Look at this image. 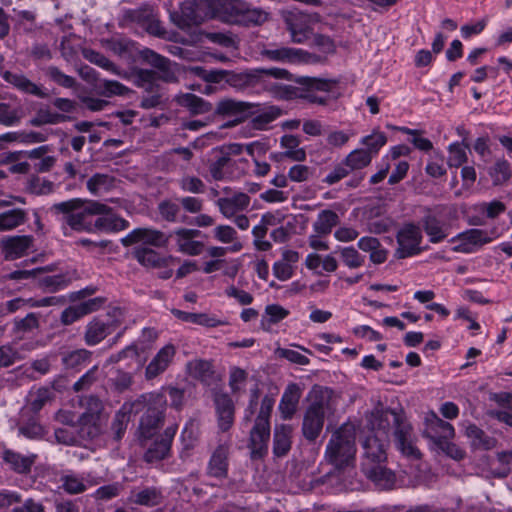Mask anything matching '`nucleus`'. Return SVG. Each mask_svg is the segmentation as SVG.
Masks as SVG:
<instances>
[{"label": "nucleus", "instance_id": "bb28decb", "mask_svg": "<svg viewBox=\"0 0 512 512\" xmlns=\"http://www.w3.org/2000/svg\"><path fill=\"white\" fill-rule=\"evenodd\" d=\"M250 197L244 192H237L231 197H221L216 201L220 213L227 219H231L248 209Z\"/></svg>", "mask_w": 512, "mask_h": 512}, {"label": "nucleus", "instance_id": "f704fd0d", "mask_svg": "<svg viewBox=\"0 0 512 512\" xmlns=\"http://www.w3.org/2000/svg\"><path fill=\"white\" fill-rule=\"evenodd\" d=\"M374 485L381 490H390L396 483L395 473L388 469L385 464H378L372 467L371 473H364Z\"/></svg>", "mask_w": 512, "mask_h": 512}, {"label": "nucleus", "instance_id": "f8f14e48", "mask_svg": "<svg viewBox=\"0 0 512 512\" xmlns=\"http://www.w3.org/2000/svg\"><path fill=\"white\" fill-rule=\"evenodd\" d=\"M491 241L492 237H490L489 232L475 228L461 232L450 240L451 243H455L452 251L466 254L476 252Z\"/></svg>", "mask_w": 512, "mask_h": 512}, {"label": "nucleus", "instance_id": "864d4df0", "mask_svg": "<svg viewBox=\"0 0 512 512\" xmlns=\"http://www.w3.org/2000/svg\"><path fill=\"white\" fill-rule=\"evenodd\" d=\"M281 146L285 149L284 157L290 158L294 161H304L306 159V152L303 148L299 147V139L293 135H284L281 138Z\"/></svg>", "mask_w": 512, "mask_h": 512}, {"label": "nucleus", "instance_id": "393cba45", "mask_svg": "<svg viewBox=\"0 0 512 512\" xmlns=\"http://www.w3.org/2000/svg\"><path fill=\"white\" fill-rule=\"evenodd\" d=\"M2 77L7 83L24 94L32 95L38 98L48 97V93L42 85L33 82L23 73L5 71L2 74Z\"/></svg>", "mask_w": 512, "mask_h": 512}, {"label": "nucleus", "instance_id": "7ed1b4c3", "mask_svg": "<svg viewBox=\"0 0 512 512\" xmlns=\"http://www.w3.org/2000/svg\"><path fill=\"white\" fill-rule=\"evenodd\" d=\"M356 430L354 425L345 423L337 429L329 440L325 457L337 470L353 468L356 455Z\"/></svg>", "mask_w": 512, "mask_h": 512}, {"label": "nucleus", "instance_id": "4d7b16f0", "mask_svg": "<svg viewBox=\"0 0 512 512\" xmlns=\"http://www.w3.org/2000/svg\"><path fill=\"white\" fill-rule=\"evenodd\" d=\"M91 352L86 349H77L62 355V364L66 369H80L90 361Z\"/></svg>", "mask_w": 512, "mask_h": 512}, {"label": "nucleus", "instance_id": "4468645a", "mask_svg": "<svg viewBox=\"0 0 512 512\" xmlns=\"http://www.w3.org/2000/svg\"><path fill=\"white\" fill-rule=\"evenodd\" d=\"M204 4L203 1L185 0L180 4L179 10L170 12L171 22L178 28L185 30L192 26L199 25L203 21L199 10Z\"/></svg>", "mask_w": 512, "mask_h": 512}, {"label": "nucleus", "instance_id": "de8ad7c7", "mask_svg": "<svg viewBox=\"0 0 512 512\" xmlns=\"http://www.w3.org/2000/svg\"><path fill=\"white\" fill-rule=\"evenodd\" d=\"M466 435L471 441V445L476 449L490 450L495 444L496 440L485 434L476 425H469L466 428Z\"/></svg>", "mask_w": 512, "mask_h": 512}, {"label": "nucleus", "instance_id": "9b49d317", "mask_svg": "<svg viewBox=\"0 0 512 512\" xmlns=\"http://www.w3.org/2000/svg\"><path fill=\"white\" fill-rule=\"evenodd\" d=\"M140 55L146 63L157 69L158 80L166 83L178 81L179 66L177 63L170 61L149 48L143 49Z\"/></svg>", "mask_w": 512, "mask_h": 512}, {"label": "nucleus", "instance_id": "ea45409f", "mask_svg": "<svg viewBox=\"0 0 512 512\" xmlns=\"http://www.w3.org/2000/svg\"><path fill=\"white\" fill-rule=\"evenodd\" d=\"M163 495L156 487H146L142 490L132 492L130 501L136 505L154 507L162 503Z\"/></svg>", "mask_w": 512, "mask_h": 512}, {"label": "nucleus", "instance_id": "79ce46f5", "mask_svg": "<svg viewBox=\"0 0 512 512\" xmlns=\"http://www.w3.org/2000/svg\"><path fill=\"white\" fill-rule=\"evenodd\" d=\"M172 313L175 317L182 321L198 324L205 327H217L225 323L206 313H191L178 309H174Z\"/></svg>", "mask_w": 512, "mask_h": 512}, {"label": "nucleus", "instance_id": "69168bd1", "mask_svg": "<svg viewBox=\"0 0 512 512\" xmlns=\"http://www.w3.org/2000/svg\"><path fill=\"white\" fill-rule=\"evenodd\" d=\"M44 73L51 81L64 88H72L76 83L72 76L66 75L56 66L46 67Z\"/></svg>", "mask_w": 512, "mask_h": 512}, {"label": "nucleus", "instance_id": "6ab92c4d", "mask_svg": "<svg viewBox=\"0 0 512 512\" xmlns=\"http://www.w3.org/2000/svg\"><path fill=\"white\" fill-rule=\"evenodd\" d=\"M170 236H174L177 249L183 254L197 256L204 250L203 242L196 240L201 236L198 229L178 228Z\"/></svg>", "mask_w": 512, "mask_h": 512}, {"label": "nucleus", "instance_id": "f03ea898", "mask_svg": "<svg viewBox=\"0 0 512 512\" xmlns=\"http://www.w3.org/2000/svg\"><path fill=\"white\" fill-rule=\"evenodd\" d=\"M55 214H63L62 221L77 232L93 233L94 216L103 210L102 203L98 201H83L74 198L55 203L50 208Z\"/></svg>", "mask_w": 512, "mask_h": 512}, {"label": "nucleus", "instance_id": "1a4fd4ad", "mask_svg": "<svg viewBox=\"0 0 512 512\" xmlns=\"http://www.w3.org/2000/svg\"><path fill=\"white\" fill-rule=\"evenodd\" d=\"M284 22L292 42L303 43L312 35L315 15L302 11H289L284 16Z\"/></svg>", "mask_w": 512, "mask_h": 512}, {"label": "nucleus", "instance_id": "338daca9", "mask_svg": "<svg viewBox=\"0 0 512 512\" xmlns=\"http://www.w3.org/2000/svg\"><path fill=\"white\" fill-rule=\"evenodd\" d=\"M188 369L193 377L202 381H206L213 373L211 362L201 359L189 362Z\"/></svg>", "mask_w": 512, "mask_h": 512}, {"label": "nucleus", "instance_id": "a211bd4d", "mask_svg": "<svg viewBox=\"0 0 512 512\" xmlns=\"http://www.w3.org/2000/svg\"><path fill=\"white\" fill-rule=\"evenodd\" d=\"M103 210L96 214L93 233H117L129 227V222L113 212V209L102 203Z\"/></svg>", "mask_w": 512, "mask_h": 512}, {"label": "nucleus", "instance_id": "0eeeda50", "mask_svg": "<svg viewBox=\"0 0 512 512\" xmlns=\"http://www.w3.org/2000/svg\"><path fill=\"white\" fill-rule=\"evenodd\" d=\"M259 53L267 61L282 64H300L315 61V56L302 49L280 46L275 43L263 45Z\"/></svg>", "mask_w": 512, "mask_h": 512}, {"label": "nucleus", "instance_id": "5fc2aeb1", "mask_svg": "<svg viewBox=\"0 0 512 512\" xmlns=\"http://www.w3.org/2000/svg\"><path fill=\"white\" fill-rule=\"evenodd\" d=\"M268 19V13L260 8L251 7L248 3L244 2V9L238 22L239 25H261Z\"/></svg>", "mask_w": 512, "mask_h": 512}, {"label": "nucleus", "instance_id": "cd10ccee", "mask_svg": "<svg viewBox=\"0 0 512 512\" xmlns=\"http://www.w3.org/2000/svg\"><path fill=\"white\" fill-rule=\"evenodd\" d=\"M176 353L174 345L167 344L162 347L154 358L149 362L145 370V377L148 380L154 379L162 374L171 364Z\"/></svg>", "mask_w": 512, "mask_h": 512}, {"label": "nucleus", "instance_id": "c85d7f7f", "mask_svg": "<svg viewBox=\"0 0 512 512\" xmlns=\"http://www.w3.org/2000/svg\"><path fill=\"white\" fill-rule=\"evenodd\" d=\"M102 303L103 301L100 298H94L84 301L78 305L70 306L62 312L61 322L64 325H70L83 316L98 310Z\"/></svg>", "mask_w": 512, "mask_h": 512}, {"label": "nucleus", "instance_id": "e433bc0d", "mask_svg": "<svg viewBox=\"0 0 512 512\" xmlns=\"http://www.w3.org/2000/svg\"><path fill=\"white\" fill-rule=\"evenodd\" d=\"M292 427L290 425H278L273 435V453L276 457H283L291 449Z\"/></svg>", "mask_w": 512, "mask_h": 512}, {"label": "nucleus", "instance_id": "4be33fe9", "mask_svg": "<svg viewBox=\"0 0 512 512\" xmlns=\"http://www.w3.org/2000/svg\"><path fill=\"white\" fill-rule=\"evenodd\" d=\"M214 16L229 24H238L244 1L242 0H207Z\"/></svg>", "mask_w": 512, "mask_h": 512}, {"label": "nucleus", "instance_id": "0e129e2a", "mask_svg": "<svg viewBox=\"0 0 512 512\" xmlns=\"http://www.w3.org/2000/svg\"><path fill=\"white\" fill-rule=\"evenodd\" d=\"M289 311L278 304H270L265 307V313L262 317L261 324L264 327L266 324H276L286 318Z\"/></svg>", "mask_w": 512, "mask_h": 512}, {"label": "nucleus", "instance_id": "a19ab883", "mask_svg": "<svg viewBox=\"0 0 512 512\" xmlns=\"http://www.w3.org/2000/svg\"><path fill=\"white\" fill-rule=\"evenodd\" d=\"M94 90L98 95L107 98H111L113 96H124L130 92V89L127 86L118 81L100 78H96Z\"/></svg>", "mask_w": 512, "mask_h": 512}, {"label": "nucleus", "instance_id": "49530a36", "mask_svg": "<svg viewBox=\"0 0 512 512\" xmlns=\"http://www.w3.org/2000/svg\"><path fill=\"white\" fill-rule=\"evenodd\" d=\"M469 144L465 139L461 142H453L448 146L447 164L449 167L458 168L468 161Z\"/></svg>", "mask_w": 512, "mask_h": 512}, {"label": "nucleus", "instance_id": "3c124183", "mask_svg": "<svg viewBox=\"0 0 512 512\" xmlns=\"http://www.w3.org/2000/svg\"><path fill=\"white\" fill-rule=\"evenodd\" d=\"M178 102L195 115L205 114L212 110V105L209 102L191 93L182 95Z\"/></svg>", "mask_w": 512, "mask_h": 512}, {"label": "nucleus", "instance_id": "473e14b6", "mask_svg": "<svg viewBox=\"0 0 512 512\" xmlns=\"http://www.w3.org/2000/svg\"><path fill=\"white\" fill-rule=\"evenodd\" d=\"M301 397V389L296 383H290L279 403V411L283 419H291L296 412Z\"/></svg>", "mask_w": 512, "mask_h": 512}, {"label": "nucleus", "instance_id": "a18cd8bd", "mask_svg": "<svg viewBox=\"0 0 512 512\" xmlns=\"http://www.w3.org/2000/svg\"><path fill=\"white\" fill-rule=\"evenodd\" d=\"M134 83L147 93H154L162 89L159 84L158 74L154 70L140 69L135 73Z\"/></svg>", "mask_w": 512, "mask_h": 512}, {"label": "nucleus", "instance_id": "2f4dec72", "mask_svg": "<svg viewBox=\"0 0 512 512\" xmlns=\"http://www.w3.org/2000/svg\"><path fill=\"white\" fill-rule=\"evenodd\" d=\"M107 418L79 416L77 419V432L81 440H94L103 432Z\"/></svg>", "mask_w": 512, "mask_h": 512}, {"label": "nucleus", "instance_id": "aec40b11", "mask_svg": "<svg viewBox=\"0 0 512 512\" xmlns=\"http://www.w3.org/2000/svg\"><path fill=\"white\" fill-rule=\"evenodd\" d=\"M454 435V427L449 422L440 419L434 412L426 416L424 436L436 445L452 439Z\"/></svg>", "mask_w": 512, "mask_h": 512}, {"label": "nucleus", "instance_id": "58836bf2", "mask_svg": "<svg viewBox=\"0 0 512 512\" xmlns=\"http://www.w3.org/2000/svg\"><path fill=\"white\" fill-rule=\"evenodd\" d=\"M153 12L154 9L149 5L124 10L121 17V24L123 26L138 25L144 28Z\"/></svg>", "mask_w": 512, "mask_h": 512}, {"label": "nucleus", "instance_id": "39448f33", "mask_svg": "<svg viewBox=\"0 0 512 512\" xmlns=\"http://www.w3.org/2000/svg\"><path fill=\"white\" fill-rule=\"evenodd\" d=\"M299 87L285 86L284 97L286 99H303L309 103L326 105L328 98L319 95V92L329 93L337 85L336 80L301 76L296 80Z\"/></svg>", "mask_w": 512, "mask_h": 512}, {"label": "nucleus", "instance_id": "e2e57ef3", "mask_svg": "<svg viewBox=\"0 0 512 512\" xmlns=\"http://www.w3.org/2000/svg\"><path fill=\"white\" fill-rule=\"evenodd\" d=\"M71 279L66 274L45 276L40 279L39 285L48 292H57L66 288Z\"/></svg>", "mask_w": 512, "mask_h": 512}, {"label": "nucleus", "instance_id": "c9c22d12", "mask_svg": "<svg viewBox=\"0 0 512 512\" xmlns=\"http://www.w3.org/2000/svg\"><path fill=\"white\" fill-rule=\"evenodd\" d=\"M113 331L111 323L103 322L99 319H94L86 326L84 335L85 343L89 346H94L104 340Z\"/></svg>", "mask_w": 512, "mask_h": 512}, {"label": "nucleus", "instance_id": "6e6d98bb", "mask_svg": "<svg viewBox=\"0 0 512 512\" xmlns=\"http://www.w3.org/2000/svg\"><path fill=\"white\" fill-rule=\"evenodd\" d=\"M27 219L26 212L16 208L0 214V231L12 230L23 223Z\"/></svg>", "mask_w": 512, "mask_h": 512}, {"label": "nucleus", "instance_id": "680f3d73", "mask_svg": "<svg viewBox=\"0 0 512 512\" xmlns=\"http://www.w3.org/2000/svg\"><path fill=\"white\" fill-rule=\"evenodd\" d=\"M130 421L129 413L120 409L116 412L111 423V435L115 442H119L127 429Z\"/></svg>", "mask_w": 512, "mask_h": 512}, {"label": "nucleus", "instance_id": "412c9836", "mask_svg": "<svg viewBox=\"0 0 512 512\" xmlns=\"http://www.w3.org/2000/svg\"><path fill=\"white\" fill-rule=\"evenodd\" d=\"M311 404L308 409L318 412L325 417L331 413L337 404V395L328 387L314 386L309 394Z\"/></svg>", "mask_w": 512, "mask_h": 512}, {"label": "nucleus", "instance_id": "09e8293b", "mask_svg": "<svg viewBox=\"0 0 512 512\" xmlns=\"http://www.w3.org/2000/svg\"><path fill=\"white\" fill-rule=\"evenodd\" d=\"M338 222L339 217L336 212L323 210L318 214L316 221L313 223V229L319 235H328Z\"/></svg>", "mask_w": 512, "mask_h": 512}, {"label": "nucleus", "instance_id": "bf43d9fd", "mask_svg": "<svg viewBox=\"0 0 512 512\" xmlns=\"http://www.w3.org/2000/svg\"><path fill=\"white\" fill-rule=\"evenodd\" d=\"M114 185V178L107 174H95L87 181V189L93 195L109 191Z\"/></svg>", "mask_w": 512, "mask_h": 512}, {"label": "nucleus", "instance_id": "5701e85b", "mask_svg": "<svg viewBox=\"0 0 512 512\" xmlns=\"http://www.w3.org/2000/svg\"><path fill=\"white\" fill-rule=\"evenodd\" d=\"M34 238L30 235L7 236L1 240V248L6 260H16L25 256L33 247Z\"/></svg>", "mask_w": 512, "mask_h": 512}, {"label": "nucleus", "instance_id": "f3484780", "mask_svg": "<svg viewBox=\"0 0 512 512\" xmlns=\"http://www.w3.org/2000/svg\"><path fill=\"white\" fill-rule=\"evenodd\" d=\"M169 236L164 232L148 227H140L129 232L121 239V244L124 247H129L134 244L142 243L153 247H164L168 243Z\"/></svg>", "mask_w": 512, "mask_h": 512}, {"label": "nucleus", "instance_id": "8fccbe9b", "mask_svg": "<svg viewBox=\"0 0 512 512\" xmlns=\"http://www.w3.org/2000/svg\"><path fill=\"white\" fill-rule=\"evenodd\" d=\"M80 406L84 409L80 416L107 418L102 400L95 395L81 397Z\"/></svg>", "mask_w": 512, "mask_h": 512}, {"label": "nucleus", "instance_id": "603ef678", "mask_svg": "<svg viewBox=\"0 0 512 512\" xmlns=\"http://www.w3.org/2000/svg\"><path fill=\"white\" fill-rule=\"evenodd\" d=\"M387 140V135L384 132L374 129L371 134L362 137L360 143L364 146L362 149L369 152L373 158L386 145Z\"/></svg>", "mask_w": 512, "mask_h": 512}, {"label": "nucleus", "instance_id": "a878e982", "mask_svg": "<svg viewBox=\"0 0 512 512\" xmlns=\"http://www.w3.org/2000/svg\"><path fill=\"white\" fill-rule=\"evenodd\" d=\"M230 443H220L212 453L208 465L207 474L218 480H224L228 475V455Z\"/></svg>", "mask_w": 512, "mask_h": 512}, {"label": "nucleus", "instance_id": "2eb2a0df", "mask_svg": "<svg viewBox=\"0 0 512 512\" xmlns=\"http://www.w3.org/2000/svg\"><path fill=\"white\" fill-rule=\"evenodd\" d=\"M256 105L249 102L237 101L225 98L217 103L215 113L223 117H234L233 121L224 124L222 127H233L242 122L248 115L253 113Z\"/></svg>", "mask_w": 512, "mask_h": 512}, {"label": "nucleus", "instance_id": "b1692460", "mask_svg": "<svg viewBox=\"0 0 512 512\" xmlns=\"http://www.w3.org/2000/svg\"><path fill=\"white\" fill-rule=\"evenodd\" d=\"M177 425H170L164 433L159 435L144 454L147 462H157L166 458L169 454L172 440L177 432Z\"/></svg>", "mask_w": 512, "mask_h": 512}, {"label": "nucleus", "instance_id": "ddd939ff", "mask_svg": "<svg viewBox=\"0 0 512 512\" xmlns=\"http://www.w3.org/2000/svg\"><path fill=\"white\" fill-rule=\"evenodd\" d=\"M421 228L415 224L404 225L397 234L398 249L397 257L407 258L420 253L419 245L422 241Z\"/></svg>", "mask_w": 512, "mask_h": 512}, {"label": "nucleus", "instance_id": "c756f323", "mask_svg": "<svg viewBox=\"0 0 512 512\" xmlns=\"http://www.w3.org/2000/svg\"><path fill=\"white\" fill-rule=\"evenodd\" d=\"M218 425L221 431H228L234 423V403L227 394H218L215 397Z\"/></svg>", "mask_w": 512, "mask_h": 512}, {"label": "nucleus", "instance_id": "c03bdc74", "mask_svg": "<svg viewBox=\"0 0 512 512\" xmlns=\"http://www.w3.org/2000/svg\"><path fill=\"white\" fill-rule=\"evenodd\" d=\"M133 255L141 265L148 268H158L167 265V259L153 249L136 248Z\"/></svg>", "mask_w": 512, "mask_h": 512}, {"label": "nucleus", "instance_id": "4c0bfd02", "mask_svg": "<svg viewBox=\"0 0 512 512\" xmlns=\"http://www.w3.org/2000/svg\"><path fill=\"white\" fill-rule=\"evenodd\" d=\"M324 418L325 417L322 416V414L307 409L302 424V432L306 439L313 441L320 435L324 424Z\"/></svg>", "mask_w": 512, "mask_h": 512}, {"label": "nucleus", "instance_id": "7c9ffc66", "mask_svg": "<svg viewBox=\"0 0 512 512\" xmlns=\"http://www.w3.org/2000/svg\"><path fill=\"white\" fill-rule=\"evenodd\" d=\"M421 225L431 243H440L449 235V225L432 214L424 216Z\"/></svg>", "mask_w": 512, "mask_h": 512}, {"label": "nucleus", "instance_id": "052dcab7", "mask_svg": "<svg viewBox=\"0 0 512 512\" xmlns=\"http://www.w3.org/2000/svg\"><path fill=\"white\" fill-rule=\"evenodd\" d=\"M62 488L68 494H80L87 490L88 484L84 477L71 473L61 477Z\"/></svg>", "mask_w": 512, "mask_h": 512}, {"label": "nucleus", "instance_id": "dca6fc26", "mask_svg": "<svg viewBox=\"0 0 512 512\" xmlns=\"http://www.w3.org/2000/svg\"><path fill=\"white\" fill-rule=\"evenodd\" d=\"M247 159L233 160L224 149L218 151L213 159L209 161L208 170L215 181L230 180L236 176L235 170L239 164H247Z\"/></svg>", "mask_w": 512, "mask_h": 512}, {"label": "nucleus", "instance_id": "f257e3e1", "mask_svg": "<svg viewBox=\"0 0 512 512\" xmlns=\"http://www.w3.org/2000/svg\"><path fill=\"white\" fill-rule=\"evenodd\" d=\"M371 435L388 440L389 431L394 428L398 450L406 456L419 458L420 451L415 446V437L410 423L400 413L388 408H375L367 417Z\"/></svg>", "mask_w": 512, "mask_h": 512}, {"label": "nucleus", "instance_id": "20e7f679", "mask_svg": "<svg viewBox=\"0 0 512 512\" xmlns=\"http://www.w3.org/2000/svg\"><path fill=\"white\" fill-rule=\"evenodd\" d=\"M275 400L265 395L260 404L259 412L254 419V425L249 432L248 448L252 459H261L268 453L270 442V417Z\"/></svg>", "mask_w": 512, "mask_h": 512}, {"label": "nucleus", "instance_id": "72a5a7b5", "mask_svg": "<svg viewBox=\"0 0 512 512\" xmlns=\"http://www.w3.org/2000/svg\"><path fill=\"white\" fill-rule=\"evenodd\" d=\"M36 455H22L12 450L3 452V460L11 470L18 474H28L34 464Z\"/></svg>", "mask_w": 512, "mask_h": 512}, {"label": "nucleus", "instance_id": "423d86ee", "mask_svg": "<svg viewBox=\"0 0 512 512\" xmlns=\"http://www.w3.org/2000/svg\"><path fill=\"white\" fill-rule=\"evenodd\" d=\"M142 398L148 403V407L140 419L139 434L141 439H151L163 426L166 398L160 393L142 396Z\"/></svg>", "mask_w": 512, "mask_h": 512}, {"label": "nucleus", "instance_id": "37998d69", "mask_svg": "<svg viewBox=\"0 0 512 512\" xmlns=\"http://www.w3.org/2000/svg\"><path fill=\"white\" fill-rule=\"evenodd\" d=\"M488 174L492 180L493 185L503 186L507 184L511 179V165L509 161L504 158L497 159L495 163L489 168Z\"/></svg>", "mask_w": 512, "mask_h": 512}, {"label": "nucleus", "instance_id": "9d476101", "mask_svg": "<svg viewBox=\"0 0 512 512\" xmlns=\"http://www.w3.org/2000/svg\"><path fill=\"white\" fill-rule=\"evenodd\" d=\"M387 446L388 440H385L378 435H368L365 438L361 462V469L363 473H371L373 466L386 463Z\"/></svg>", "mask_w": 512, "mask_h": 512}, {"label": "nucleus", "instance_id": "13d9d810", "mask_svg": "<svg viewBox=\"0 0 512 512\" xmlns=\"http://www.w3.org/2000/svg\"><path fill=\"white\" fill-rule=\"evenodd\" d=\"M370 153L362 148L351 151L344 159L345 165L351 171L361 170L372 162Z\"/></svg>", "mask_w": 512, "mask_h": 512}, {"label": "nucleus", "instance_id": "6e6552de", "mask_svg": "<svg viewBox=\"0 0 512 512\" xmlns=\"http://www.w3.org/2000/svg\"><path fill=\"white\" fill-rule=\"evenodd\" d=\"M194 72L203 77L207 82L219 83L221 81L227 82L230 86L242 90L254 85L258 80L257 71L234 73L224 70L205 71L201 67H195Z\"/></svg>", "mask_w": 512, "mask_h": 512}, {"label": "nucleus", "instance_id": "774afa93", "mask_svg": "<svg viewBox=\"0 0 512 512\" xmlns=\"http://www.w3.org/2000/svg\"><path fill=\"white\" fill-rule=\"evenodd\" d=\"M248 373L239 367H232L229 372V387L236 394L244 390Z\"/></svg>", "mask_w": 512, "mask_h": 512}]
</instances>
